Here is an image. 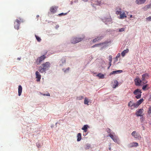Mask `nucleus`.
I'll list each match as a JSON object with an SVG mask.
<instances>
[{
  "label": "nucleus",
  "mask_w": 151,
  "mask_h": 151,
  "mask_svg": "<svg viewBox=\"0 0 151 151\" xmlns=\"http://www.w3.org/2000/svg\"><path fill=\"white\" fill-rule=\"evenodd\" d=\"M106 43V42H104V43H100L98 44H96L94 45H93V46H92V47H96L98 46L99 45H101V44H105Z\"/></svg>",
  "instance_id": "obj_28"
},
{
  "label": "nucleus",
  "mask_w": 151,
  "mask_h": 151,
  "mask_svg": "<svg viewBox=\"0 0 151 151\" xmlns=\"http://www.w3.org/2000/svg\"><path fill=\"white\" fill-rule=\"evenodd\" d=\"M131 135L135 139H140L141 138V136L139 134L136 133V131H133Z\"/></svg>",
  "instance_id": "obj_6"
},
{
  "label": "nucleus",
  "mask_w": 151,
  "mask_h": 151,
  "mask_svg": "<svg viewBox=\"0 0 151 151\" xmlns=\"http://www.w3.org/2000/svg\"><path fill=\"white\" fill-rule=\"evenodd\" d=\"M127 17L126 15L125 12H123L122 14H121L120 15V17L119 19H123Z\"/></svg>",
  "instance_id": "obj_15"
},
{
  "label": "nucleus",
  "mask_w": 151,
  "mask_h": 151,
  "mask_svg": "<svg viewBox=\"0 0 151 151\" xmlns=\"http://www.w3.org/2000/svg\"><path fill=\"white\" fill-rule=\"evenodd\" d=\"M41 94L43 96H50V95L49 93H47V94H43L41 93Z\"/></svg>",
  "instance_id": "obj_37"
},
{
  "label": "nucleus",
  "mask_w": 151,
  "mask_h": 151,
  "mask_svg": "<svg viewBox=\"0 0 151 151\" xmlns=\"http://www.w3.org/2000/svg\"><path fill=\"white\" fill-rule=\"evenodd\" d=\"M129 50L128 49H127L125 50H124L121 53V55L122 57H124L126 53L129 52Z\"/></svg>",
  "instance_id": "obj_17"
},
{
  "label": "nucleus",
  "mask_w": 151,
  "mask_h": 151,
  "mask_svg": "<svg viewBox=\"0 0 151 151\" xmlns=\"http://www.w3.org/2000/svg\"><path fill=\"white\" fill-rule=\"evenodd\" d=\"M148 77V75L147 74H145L142 75V80L143 83L145 84L147 83V81L146 80L147 79Z\"/></svg>",
  "instance_id": "obj_8"
},
{
  "label": "nucleus",
  "mask_w": 151,
  "mask_h": 151,
  "mask_svg": "<svg viewBox=\"0 0 151 151\" xmlns=\"http://www.w3.org/2000/svg\"><path fill=\"white\" fill-rule=\"evenodd\" d=\"M46 58V57L45 55H43L40 57L38 58L36 61V63L37 65L40 64L42 61H43Z\"/></svg>",
  "instance_id": "obj_4"
},
{
  "label": "nucleus",
  "mask_w": 151,
  "mask_h": 151,
  "mask_svg": "<svg viewBox=\"0 0 151 151\" xmlns=\"http://www.w3.org/2000/svg\"><path fill=\"white\" fill-rule=\"evenodd\" d=\"M20 22H23V20L21 18H19V19H17L14 23V28L15 29H18L19 28Z\"/></svg>",
  "instance_id": "obj_2"
},
{
  "label": "nucleus",
  "mask_w": 151,
  "mask_h": 151,
  "mask_svg": "<svg viewBox=\"0 0 151 151\" xmlns=\"http://www.w3.org/2000/svg\"><path fill=\"white\" fill-rule=\"evenodd\" d=\"M89 102L87 100V98H85L84 101V103L85 104H88V103Z\"/></svg>",
  "instance_id": "obj_29"
},
{
  "label": "nucleus",
  "mask_w": 151,
  "mask_h": 151,
  "mask_svg": "<svg viewBox=\"0 0 151 151\" xmlns=\"http://www.w3.org/2000/svg\"><path fill=\"white\" fill-rule=\"evenodd\" d=\"M84 98V97L82 96H80L77 98V99L78 100H81Z\"/></svg>",
  "instance_id": "obj_32"
},
{
  "label": "nucleus",
  "mask_w": 151,
  "mask_h": 151,
  "mask_svg": "<svg viewBox=\"0 0 151 151\" xmlns=\"http://www.w3.org/2000/svg\"><path fill=\"white\" fill-rule=\"evenodd\" d=\"M147 113L149 114L150 115L151 114V107L150 106L148 108V110L147 111Z\"/></svg>",
  "instance_id": "obj_30"
},
{
  "label": "nucleus",
  "mask_w": 151,
  "mask_h": 151,
  "mask_svg": "<svg viewBox=\"0 0 151 151\" xmlns=\"http://www.w3.org/2000/svg\"><path fill=\"white\" fill-rule=\"evenodd\" d=\"M36 17L37 18H38L39 17V15H37Z\"/></svg>",
  "instance_id": "obj_46"
},
{
  "label": "nucleus",
  "mask_w": 151,
  "mask_h": 151,
  "mask_svg": "<svg viewBox=\"0 0 151 151\" xmlns=\"http://www.w3.org/2000/svg\"><path fill=\"white\" fill-rule=\"evenodd\" d=\"M120 53H118L116 57V58H118L120 56Z\"/></svg>",
  "instance_id": "obj_41"
},
{
  "label": "nucleus",
  "mask_w": 151,
  "mask_h": 151,
  "mask_svg": "<svg viewBox=\"0 0 151 151\" xmlns=\"http://www.w3.org/2000/svg\"><path fill=\"white\" fill-rule=\"evenodd\" d=\"M88 127L87 125H84L82 128L83 130L85 132H86L87 131Z\"/></svg>",
  "instance_id": "obj_18"
},
{
  "label": "nucleus",
  "mask_w": 151,
  "mask_h": 151,
  "mask_svg": "<svg viewBox=\"0 0 151 151\" xmlns=\"http://www.w3.org/2000/svg\"><path fill=\"white\" fill-rule=\"evenodd\" d=\"M65 60L64 58H62L60 60V62H62L63 63H65Z\"/></svg>",
  "instance_id": "obj_35"
},
{
  "label": "nucleus",
  "mask_w": 151,
  "mask_h": 151,
  "mask_svg": "<svg viewBox=\"0 0 151 151\" xmlns=\"http://www.w3.org/2000/svg\"><path fill=\"white\" fill-rule=\"evenodd\" d=\"M143 109H138L136 112V115L137 116H141L143 115Z\"/></svg>",
  "instance_id": "obj_7"
},
{
  "label": "nucleus",
  "mask_w": 151,
  "mask_h": 151,
  "mask_svg": "<svg viewBox=\"0 0 151 151\" xmlns=\"http://www.w3.org/2000/svg\"><path fill=\"white\" fill-rule=\"evenodd\" d=\"M35 37H36V39L38 41V42H40L41 40V38L39 37L38 36H37V35H35Z\"/></svg>",
  "instance_id": "obj_31"
},
{
  "label": "nucleus",
  "mask_w": 151,
  "mask_h": 151,
  "mask_svg": "<svg viewBox=\"0 0 151 151\" xmlns=\"http://www.w3.org/2000/svg\"><path fill=\"white\" fill-rule=\"evenodd\" d=\"M35 75L36 76V78H37V81H39L41 78V75L40 74L39 72L37 71L36 72Z\"/></svg>",
  "instance_id": "obj_12"
},
{
  "label": "nucleus",
  "mask_w": 151,
  "mask_h": 151,
  "mask_svg": "<svg viewBox=\"0 0 151 151\" xmlns=\"http://www.w3.org/2000/svg\"><path fill=\"white\" fill-rule=\"evenodd\" d=\"M22 90V88L21 85H19L18 86V95L20 96L21 95Z\"/></svg>",
  "instance_id": "obj_13"
},
{
  "label": "nucleus",
  "mask_w": 151,
  "mask_h": 151,
  "mask_svg": "<svg viewBox=\"0 0 151 151\" xmlns=\"http://www.w3.org/2000/svg\"><path fill=\"white\" fill-rule=\"evenodd\" d=\"M134 81L136 85L139 86L142 82V81L139 78H137L135 79Z\"/></svg>",
  "instance_id": "obj_10"
},
{
  "label": "nucleus",
  "mask_w": 151,
  "mask_h": 151,
  "mask_svg": "<svg viewBox=\"0 0 151 151\" xmlns=\"http://www.w3.org/2000/svg\"><path fill=\"white\" fill-rule=\"evenodd\" d=\"M132 17V15H130V17Z\"/></svg>",
  "instance_id": "obj_49"
},
{
  "label": "nucleus",
  "mask_w": 151,
  "mask_h": 151,
  "mask_svg": "<svg viewBox=\"0 0 151 151\" xmlns=\"http://www.w3.org/2000/svg\"><path fill=\"white\" fill-rule=\"evenodd\" d=\"M146 20L148 21H151V16H149L146 18Z\"/></svg>",
  "instance_id": "obj_33"
},
{
  "label": "nucleus",
  "mask_w": 151,
  "mask_h": 151,
  "mask_svg": "<svg viewBox=\"0 0 151 151\" xmlns=\"http://www.w3.org/2000/svg\"><path fill=\"white\" fill-rule=\"evenodd\" d=\"M108 19L109 20V21L110 20V19L109 18V19Z\"/></svg>",
  "instance_id": "obj_50"
},
{
  "label": "nucleus",
  "mask_w": 151,
  "mask_h": 151,
  "mask_svg": "<svg viewBox=\"0 0 151 151\" xmlns=\"http://www.w3.org/2000/svg\"><path fill=\"white\" fill-rule=\"evenodd\" d=\"M122 72V70H117V71H114L110 73V75H112L115 74H116L118 73H121Z\"/></svg>",
  "instance_id": "obj_19"
},
{
  "label": "nucleus",
  "mask_w": 151,
  "mask_h": 151,
  "mask_svg": "<svg viewBox=\"0 0 151 151\" xmlns=\"http://www.w3.org/2000/svg\"><path fill=\"white\" fill-rule=\"evenodd\" d=\"M50 64L49 62H47L44 63H43L42 65V66L43 68L45 69L46 70L48 69V68L50 67Z\"/></svg>",
  "instance_id": "obj_9"
},
{
  "label": "nucleus",
  "mask_w": 151,
  "mask_h": 151,
  "mask_svg": "<svg viewBox=\"0 0 151 151\" xmlns=\"http://www.w3.org/2000/svg\"><path fill=\"white\" fill-rule=\"evenodd\" d=\"M107 132L108 133H111V130L110 129H108V130H107Z\"/></svg>",
  "instance_id": "obj_42"
},
{
  "label": "nucleus",
  "mask_w": 151,
  "mask_h": 151,
  "mask_svg": "<svg viewBox=\"0 0 151 151\" xmlns=\"http://www.w3.org/2000/svg\"><path fill=\"white\" fill-rule=\"evenodd\" d=\"M97 76L99 78H100L103 79L104 78V75L101 73H99L97 75Z\"/></svg>",
  "instance_id": "obj_25"
},
{
  "label": "nucleus",
  "mask_w": 151,
  "mask_h": 151,
  "mask_svg": "<svg viewBox=\"0 0 151 151\" xmlns=\"http://www.w3.org/2000/svg\"><path fill=\"white\" fill-rule=\"evenodd\" d=\"M144 99L142 98L138 100L137 102V104L139 106L143 101Z\"/></svg>",
  "instance_id": "obj_24"
},
{
  "label": "nucleus",
  "mask_w": 151,
  "mask_h": 151,
  "mask_svg": "<svg viewBox=\"0 0 151 151\" xmlns=\"http://www.w3.org/2000/svg\"><path fill=\"white\" fill-rule=\"evenodd\" d=\"M113 134L110 133L109 134V136L113 139V140L115 142H117V137L114 135L113 134Z\"/></svg>",
  "instance_id": "obj_11"
},
{
  "label": "nucleus",
  "mask_w": 151,
  "mask_h": 151,
  "mask_svg": "<svg viewBox=\"0 0 151 151\" xmlns=\"http://www.w3.org/2000/svg\"><path fill=\"white\" fill-rule=\"evenodd\" d=\"M83 0L84 1H87L88 0Z\"/></svg>",
  "instance_id": "obj_48"
},
{
  "label": "nucleus",
  "mask_w": 151,
  "mask_h": 151,
  "mask_svg": "<svg viewBox=\"0 0 151 151\" xmlns=\"http://www.w3.org/2000/svg\"><path fill=\"white\" fill-rule=\"evenodd\" d=\"M17 60H21V58H17Z\"/></svg>",
  "instance_id": "obj_45"
},
{
  "label": "nucleus",
  "mask_w": 151,
  "mask_h": 151,
  "mask_svg": "<svg viewBox=\"0 0 151 151\" xmlns=\"http://www.w3.org/2000/svg\"><path fill=\"white\" fill-rule=\"evenodd\" d=\"M83 38H73L71 40V42L72 43H78L81 41L83 39Z\"/></svg>",
  "instance_id": "obj_3"
},
{
  "label": "nucleus",
  "mask_w": 151,
  "mask_h": 151,
  "mask_svg": "<svg viewBox=\"0 0 151 151\" xmlns=\"http://www.w3.org/2000/svg\"><path fill=\"white\" fill-rule=\"evenodd\" d=\"M148 86V84H146L145 85H144L142 87V89L143 90H145L146 89H148V88H147V87Z\"/></svg>",
  "instance_id": "obj_26"
},
{
  "label": "nucleus",
  "mask_w": 151,
  "mask_h": 151,
  "mask_svg": "<svg viewBox=\"0 0 151 151\" xmlns=\"http://www.w3.org/2000/svg\"><path fill=\"white\" fill-rule=\"evenodd\" d=\"M39 70L40 72L43 73L45 72L46 70L43 68L40 67Z\"/></svg>",
  "instance_id": "obj_23"
},
{
  "label": "nucleus",
  "mask_w": 151,
  "mask_h": 151,
  "mask_svg": "<svg viewBox=\"0 0 151 151\" xmlns=\"http://www.w3.org/2000/svg\"><path fill=\"white\" fill-rule=\"evenodd\" d=\"M132 103V101H130L128 104V106L129 107H130L131 109H133L135 108H137L139 106L138 105L137 103H133L131 105L130 104Z\"/></svg>",
  "instance_id": "obj_5"
},
{
  "label": "nucleus",
  "mask_w": 151,
  "mask_h": 151,
  "mask_svg": "<svg viewBox=\"0 0 151 151\" xmlns=\"http://www.w3.org/2000/svg\"><path fill=\"white\" fill-rule=\"evenodd\" d=\"M132 147H137L138 146V144L137 143L133 142L131 143Z\"/></svg>",
  "instance_id": "obj_21"
},
{
  "label": "nucleus",
  "mask_w": 151,
  "mask_h": 151,
  "mask_svg": "<svg viewBox=\"0 0 151 151\" xmlns=\"http://www.w3.org/2000/svg\"><path fill=\"white\" fill-rule=\"evenodd\" d=\"M116 86L115 85V84H114L113 85V88H115Z\"/></svg>",
  "instance_id": "obj_44"
},
{
  "label": "nucleus",
  "mask_w": 151,
  "mask_h": 151,
  "mask_svg": "<svg viewBox=\"0 0 151 151\" xmlns=\"http://www.w3.org/2000/svg\"><path fill=\"white\" fill-rule=\"evenodd\" d=\"M150 125H151V123L150 124Z\"/></svg>",
  "instance_id": "obj_53"
},
{
  "label": "nucleus",
  "mask_w": 151,
  "mask_h": 151,
  "mask_svg": "<svg viewBox=\"0 0 151 151\" xmlns=\"http://www.w3.org/2000/svg\"><path fill=\"white\" fill-rule=\"evenodd\" d=\"M81 133H78L77 136V141H79L81 140Z\"/></svg>",
  "instance_id": "obj_20"
},
{
  "label": "nucleus",
  "mask_w": 151,
  "mask_h": 151,
  "mask_svg": "<svg viewBox=\"0 0 151 151\" xmlns=\"http://www.w3.org/2000/svg\"><path fill=\"white\" fill-rule=\"evenodd\" d=\"M109 151H111V147L110 146L109 147Z\"/></svg>",
  "instance_id": "obj_43"
},
{
  "label": "nucleus",
  "mask_w": 151,
  "mask_h": 151,
  "mask_svg": "<svg viewBox=\"0 0 151 151\" xmlns=\"http://www.w3.org/2000/svg\"><path fill=\"white\" fill-rule=\"evenodd\" d=\"M122 13L121 9H120L119 11H117L116 12V14L119 15L120 14Z\"/></svg>",
  "instance_id": "obj_27"
},
{
  "label": "nucleus",
  "mask_w": 151,
  "mask_h": 151,
  "mask_svg": "<svg viewBox=\"0 0 151 151\" xmlns=\"http://www.w3.org/2000/svg\"><path fill=\"white\" fill-rule=\"evenodd\" d=\"M102 38V37H97V38L94 39L93 40V42H96L100 40H101Z\"/></svg>",
  "instance_id": "obj_22"
},
{
  "label": "nucleus",
  "mask_w": 151,
  "mask_h": 151,
  "mask_svg": "<svg viewBox=\"0 0 151 151\" xmlns=\"http://www.w3.org/2000/svg\"><path fill=\"white\" fill-rule=\"evenodd\" d=\"M112 56L111 55H110L109 56V61L110 62H112Z\"/></svg>",
  "instance_id": "obj_38"
},
{
  "label": "nucleus",
  "mask_w": 151,
  "mask_h": 151,
  "mask_svg": "<svg viewBox=\"0 0 151 151\" xmlns=\"http://www.w3.org/2000/svg\"><path fill=\"white\" fill-rule=\"evenodd\" d=\"M116 60H117L118 59V58H116Z\"/></svg>",
  "instance_id": "obj_52"
},
{
  "label": "nucleus",
  "mask_w": 151,
  "mask_h": 151,
  "mask_svg": "<svg viewBox=\"0 0 151 151\" xmlns=\"http://www.w3.org/2000/svg\"><path fill=\"white\" fill-rule=\"evenodd\" d=\"M125 30V28H120L119 29V31L120 32H123Z\"/></svg>",
  "instance_id": "obj_34"
},
{
  "label": "nucleus",
  "mask_w": 151,
  "mask_h": 151,
  "mask_svg": "<svg viewBox=\"0 0 151 151\" xmlns=\"http://www.w3.org/2000/svg\"><path fill=\"white\" fill-rule=\"evenodd\" d=\"M146 0H136V2L138 4H140L144 3Z\"/></svg>",
  "instance_id": "obj_16"
},
{
  "label": "nucleus",
  "mask_w": 151,
  "mask_h": 151,
  "mask_svg": "<svg viewBox=\"0 0 151 151\" xmlns=\"http://www.w3.org/2000/svg\"><path fill=\"white\" fill-rule=\"evenodd\" d=\"M69 68H68V70H69Z\"/></svg>",
  "instance_id": "obj_51"
},
{
  "label": "nucleus",
  "mask_w": 151,
  "mask_h": 151,
  "mask_svg": "<svg viewBox=\"0 0 151 151\" xmlns=\"http://www.w3.org/2000/svg\"><path fill=\"white\" fill-rule=\"evenodd\" d=\"M66 14H67L66 13L64 14L63 13H61L59 14V15L60 16H61L63 15H66Z\"/></svg>",
  "instance_id": "obj_39"
},
{
  "label": "nucleus",
  "mask_w": 151,
  "mask_h": 151,
  "mask_svg": "<svg viewBox=\"0 0 151 151\" xmlns=\"http://www.w3.org/2000/svg\"><path fill=\"white\" fill-rule=\"evenodd\" d=\"M58 7L57 6L52 7L50 8V11L51 12L54 13L56 12Z\"/></svg>",
  "instance_id": "obj_14"
},
{
  "label": "nucleus",
  "mask_w": 151,
  "mask_h": 151,
  "mask_svg": "<svg viewBox=\"0 0 151 151\" xmlns=\"http://www.w3.org/2000/svg\"><path fill=\"white\" fill-rule=\"evenodd\" d=\"M143 119V117H142L141 118H140V119L141 120Z\"/></svg>",
  "instance_id": "obj_47"
},
{
  "label": "nucleus",
  "mask_w": 151,
  "mask_h": 151,
  "mask_svg": "<svg viewBox=\"0 0 151 151\" xmlns=\"http://www.w3.org/2000/svg\"><path fill=\"white\" fill-rule=\"evenodd\" d=\"M134 94L136 95L135 98L137 99H139L141 98V96L142 92L140 90L137 89L135 90L133 92Z\"/></svg>",
  "instance_id": "obj_1"
},
{
  "label": "nucleus",
  "mask_w": 151,
  "mask_h": 151,
  "mask_svg": "<svg viewBox=\"0 0 151 151\" xmlns=\"http://www.w3.org/2000/svg\"><path fill=\"white\" fill-rule=\"evenodd\" d=\"M114 83H115V85H116V86H118V84H119V83H118V82L116 80H115L114 81Z\"/></svg>",
  "instance_id": "obj_36"
},
{
  "label": "nucleus",
  "mask_w": 151,
  "mask_h": 151,
  "mask_svg": "<svg viewBox=\"0 0 151 151\" xmlns=\"http://www.w3.org/2000/svg\"><path fill=\"white\" fill-rule=\"evenodd\" d=\"M109 67L108 68V69H109V68H110V67L111 66V62H109Z\"/></svg>",
  "instance_id": "obj_40"
}]
</instances>
